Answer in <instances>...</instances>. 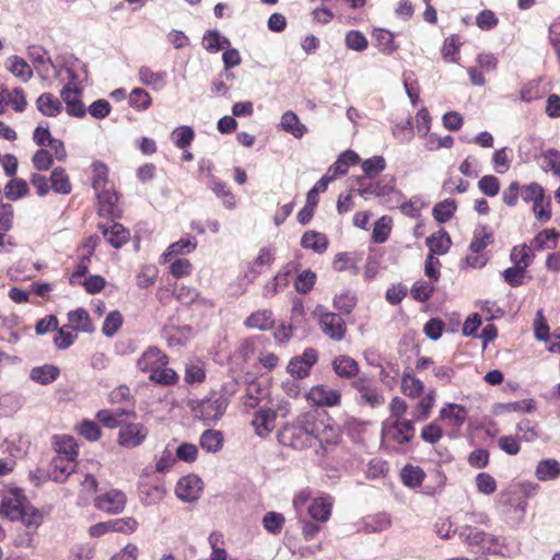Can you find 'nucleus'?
I'll use <instances>...</instances> for the list:
<instances>
[{
    "label": "nucleus",
    "instance_id": "1",
    "mask_svg": "<svg viewBox=\"0 0 560 560\" xmlns=\"http://www.w3.org/2000/svg\"><path fill=\"white\" fill-rule=\"evenodd\" d=\"M0 515L10 521H21L26 527L33 528L43 522V513L31 505L19 489L10 490L2 497Z\"/></svg>",
    "mask_w": 560,
    "mask_h": 560
},
{
    "label": "nucleus",
    "instance_id": "2",
    "mask_svg": "<svg viewBox=\"0 0 560 560\" xmlns=\"http://www.w3.org/2000/svg\"><path fill=\"white\" fill-rule=\"evenodd\" d=\"M314 425L315 413H302L283 425L279 432V442L299 451L311 447L314 444Z\"/></svg>",
    "mask_w": 560,
    "mask_h": 560
},
{
    "label": "nucleus",
    "instance_id": "3",
    "mask_svg": "<svg viewBox=\"0 0 560 560\" xmlns=\"http://www.w3.org/2000/svg\"><path fill=\"white\" fill-rule=\"evenodd\" d=\"M310 516L317 522H327L331 515L334 498L329 494H320L312 498L311 489L301 490L293 499V506L296 511L302 510L306 503Z\"/></svg>",
    "mask_w": 560,
    "mask_h": 560
},
{
    "label": "nucleus",
    "instance_id": "4",
    "mask_svg": "<svg viewBox=\"0 0 560 560\" xmlns=\"http://www.w3.org/2000/svg\"><path fill=\"white\" fill-rule=\"evenodd\" d=\"M229 405V399L224 395L212 394L194 406L192 411L196 418L203 421L207 425L215 424Z\"/></svg>",
    "mask_w": 560,
    "mask_h": 560
},
{
    "label": "nucleus",
    "instance_id": "5",
    "mask_svg": "<svg viewBox=\"0 0 560 560\" xmlns=\"http://www.w3.org/2000/svg\"><path fill=\"white\" fill-rule=\"evenodd\" d=\"M315 313L318 315L320 330L327 337L335 341H341L345 338L347 326L345 319L340 315L327 311L322 305L316 307Z\"/></svg>",
    "mask_w": 560,
    "mask_h": 560
},
{
    "label": "nucleus",
    "instance_id": "6",
    "mask_svg": "<svg viewBox=\"0 0 560 560\" xmlns=\"http://www.w3.org/2000/svg\"><path fill=\"white\" fill-rule=\"evenodd\" d=\"M275 260V253L269 247H262L257 257L247 265L246 270H244V275L242 281L244 282L238 290H236L235 294H243L248 284L252 283L258 276H260L265 269L269 268Z\"/></svg>",
    "mask_w": 560,
    "mask_h": 560
},
{
    "label": "nucleus",
    "instance_id": "7",
    "mask_svg": "<svg viewBox=\"0 0 560 560\" xmlns=\"http://www.w3.org/2000/svg\"><path fill=\"white\" fill-rule=\"evenodd\" d=\"M415 436V425L411 420L398 419L386 420L382 428V438L384 441L405 444Z\"/></svg>",
    "mask_w": 560,
    "mask_h": 560
},
{
    "label": "nucleus",
    "instance_id": "8",
    "mask_svg": "<svg viewBox=\"0 0 560 560\" xmlns=\"http://www.w3.org/2000/svg\"><path fill=\"white\" fill-rule=\"evenodd\" d=\"M353 388L357 389V402L361 406H369L371 408H378L385 402L382 390L373 385L371 380L365 376L357 378L352 383Z\"/></svg>",
    "mask_w": 560,
    "mask_h": 560
},
{
    "label": "nucleus",
    "instance_id": "9",
    "mask_svg": "<svg viewBox=\"0 0 560 560\" xmlns=\"http://www.w3.org/2000/svg\"><path fill=\"white\" fill-rule=\"evenodd\" d=\"M54 71L62 81H68L67 85L72 86L79 85L88 78L86 65L73 56L65 59L63 65Z\"/></svg>",
    "mask_w": 560,
    "mask_h": 560
},
{
    "label": "nucleus",
    "instance_id": "10",
    "mask_svg": "<svg viewBox=\"0 0 560 560\" xmlns=\"http://www.w3.org/2000/svg\"><path fill=\"white\" fill-rule=\"evenodd\" d=\"M149 434L148 428L140 422L125 423L120 427L117 442L126 448L140 446Z\"/></svg>",
    "mask_w": 560,
    "mask_h": 560
},
{
    "label": "nucleus",
    "instance_id": "11",
    "mask_svg": "<svg viewBox=\"0 0 560 560\" xmlns=\"http://www.w3.org/2000/svg\"><path fill=\"white\" fill-rule=\"evenodd\" d=\"M395 177L385 176L381 180L375 182V197L388 209L398 208L404 199L402 194L395 188Z\"/></svg>",
    "mask_w": 560,
    "mask_h": 560
},
{
    "label": "nucleus",
    "instance_id": "12",
    "mask_svg": "<svg viewBox=\"0 0 560 560\" xmlns=\"http://www.w3.org/2000/svg\"><path fill=\"white\" fill-rule=\"evenodd\" d=\"M127 502L126 494L117 489H110L98 494L94 500L97 510L109 514H118L124 511Z\"/></svg>",
    "mask_w": 560,
    "mask_h": 560
},
{
    "label": "nucleus",
    "instance_id": "13",
    "mask_svg": "<svg viewBox=\"0 0 560 560\" xmlns=\"http://www.w3.org/2000/svg\"><path fill=\"white\" fill-rule=\"evenodd\" d=\"M306 397L311 404L318 407H336L341 401L340 392L326 385L313 386Z\"/></svg>",
    "mask_w": 560,
    "mask_h": 560
},
{
    "label": "nucleus",
    "instance_id": "14",
    "mask_svg": "<svg viewBox=\"0 0 560 560\" xmlns=\"http://www.w3.org/2000/svg\"><path fill=\"white\" fill-rule=\"evenodd\" d=\"M202 491V480L196 475L180 478L176 485L175 493L184 502H194L199 499Z\"/></svg>",
    "mask_w": 560,
    "mask_h": 560
},
{
    "label": "nucleus",
    "instance_id": "15",
    "mask_svg": "<svg viewBox=\"0 0 560 560\" xmlns=\"http://www.w3.org/2000/svg\"><path fill=\"white\" fill-rule=\"evenodd\" d=\"M162 365H168V357L158 347H149L137 361L138 369L149 374Z\"/></svg>",
    "mask_w": 560,
    "mask_h": 560
},
{
    "label": "nucleus",
    "instance_id": "16",
    "mask_svg": "<svg viewBox=\"0 0 560 560\" xmlns=\"http://www.w3.org/2000/svg\"><path fill=\"white\" fill-rule=\"evenodd\" d=\"M467 409L458 404L447 402L440 412L439 418L445 422L447 427L459 429L467 419Z\"/></svg>",
    "mask_w": 560,
    "mask_h": 560
},
{
    "label": "nucleus",
    "instance_id": "17",
    "mask_svg": "<svg viewBox=\"0 0 560 560\" xmlns=\"http://www.w3.org/2000/svg\"><path fill=\"white\" fill-rule=\"evenodd\" d=\"M27 56L40 75L48 77L52 70H56V66L51 61L49 54L42 46H30L27 48Z\"/></svg>",
    "mask_w": 560,
    "mask_h": 560
},
{
    "label": "nucleus",
    "instance_id": "18",
    "mask_svg": "<svg viewBox=\"0 0 560 560\" xmlns=\"http://www.w3.org/2000/svg\"><path fill=\"white\" fill-rule=\"evenodd\" d=\"M197 245L198 242L194 236L187 235L186 237H182L167 247V249L161 255L159 262L166 264L172 257L188 255L195 252Z\"/></svg>",
    "mask_w": 560,
    "mask_h": 560
},
{
    "label": "nucleus",
    "instance_id": "19",
    "mask_svg": "<svg viewBox=\"0 0 560 560\" xmlns=\"http://www.w3.org/2000/svg\"><path fill=\"white\" fill-rule=\"evenodd\" d=\"M98 200V213L102 217L114 218L119 214L117 206L118 196L116 191L104 188L95 191Z\"/></svg>",
    "mask_w": 560,
    "mask_h": 560
},
{
    "label": "nucleus",
    "instance_id": "20",
    "mask_svg": "<svg viewBox=\"0 0 560 560\" xmlns=\"http://www.w3.org/2000/svg\"><path fill=\"white\" fill-rule=\"evenodd\" d=\"M138 80L154 91H161L166 85L167 73L165 71H153L148 66H141L138 70Z\"/></svg>",
    "mask_w": 560,
    "mask_h": 560
},
{
    "label": "nucleus",
    "instance_id": "21",
    "mask_svg": "<svg viewBox=\"0 0 560 560\" xmlns=\"http://www.w3.org/2000/svg\"><path fill=\"white\" fill-rule=\"evenodd\" d=\"M314 443L317 441L323 444H334L339 438V430L337 427L331 424L328 420L318 419L315 416L314 425Z\"/></svg>",
    "mask_w": 560,
    "mask_h": 560
},
{
    "label": "nucleus",
    "instance_id": "22",
    "mask_svg": "<svg viewBox=\"0 0 560 560\" xmlns=\"http://www.w3.org/2000/svg\"><path fill=\"white\" fill-rule=\"evenodd\" d=\"M257 435L267 436L276 425V412L271 409H259L252 421Z\"/></svg>",
    "mask_w": 560,
    "mask_h": 560
},
{
    "label": "nucleus",
    "instance_id": "23",
    "mask_svg": "<svg viewBox=\"0 0 560 560\" xmlns=\"http://www.w3.org/2000/svg\"><path fill=\"white\" fill-rule=\"evenodd\" d=\"M105 240L116 248L121 247L129 240V231L120 223L100 225Z\"/></svg>",
    "mask_w": 560,
    "mask_h": 560
},
{
    "label": "nucleus",
    "instance_id": "24",
    "mask_svg": "<svg viewBox=\"0 0 560 560\" xmlns=\"http://www.w3.org/2000/svg\"><path fill=\"white\" fill-rule=\"evenodd\" d=\"M74 462L62 456H56L51 462L49 470L50 478L59 483L65 482L74 472Z\"/></svg>",
    "mask_w": 560,
    "mask_h": 560
},
{
    "label": "nucleus",
    "instance_id": "25",
    "mask_svg": "<svg viewBox=\"0 0 560 560\" xmlns=\"http://www.w3.org/2000/svg\"><path fill=\"white\" fill-rule=\"evenodd\" d=\"M331 365L335 373L340 377L352 378L359 373L358 362L346 354L337 355Z\"/></svg>",
    "mask_w": 560,
    "mask_h": 560
},
{
    "label": "nucleus",
    "instance_id": "26",
    "mask_svg": "<svg viewBox=\"0 0 560 560\" xmlns=\"http://www.w3.org/2000/svg\"><path fill=\"white\" fill-rule=\"evenodd\" d=\"M301 246L314 253L323 254L328 248V238L324 233L313 230L306 231L301 237Z\"/></svg>",
    "mask_w": 560,
    "mask_h": 560
},
{
    "label": "nucleus",
    "instance_id": "27",
    "mask_svg": "<svg viewBox=\"0 0 560 560\" xmlns=\"http://www.w3.org/2000/svg\"><path fill=\"white\" fill-rule=\"evenodd\" d=\"M68 328L82 332L94 331V326L91 322L90 315L86 310L79 307L68 313Z\"/></svg>",
    "mask_w": 560,
    "mask_h": 560
},
{
    "label": "nucleus",
    "instance_id": "28",
    "mask_svg": "<svg viewBox=\"0 0 560 560\" xmlns=\"http://www.w3.org/2000/svg\"><path fill=\"white\" fill-rule=\"evenodd\" d=\"M38 112L46 117H56L61 113L62 103L51 93H43L36 100Z\"/></svg>",
    "mask_w": 560,
    "mask_h": 560
},
{
    "label": "nucleus",
    "instance_id": "29",
    "mask_svg": "<svg viewBox=\"0 0 560 560\" xmlns=\"http://www.w3.org/2000/svg\"><path fill=\"white\" fill-rule=\"evenodd\" d=\"M280 126L282 130L298 139H301L307 132V127L300 121L298 115L292 110L282 114Z\"/></svg>",
    "mask_w": 560,
    "mask_h": 560
},
{
    "label": "nucleus",
    "instance_id": "30",
    "mask_svg": "<svg viewBox=\"0 0 560 560\" xmlns=\"http://www.w3.org/2000/svg\"><path fill=\"white\" fill-rule=\"evenodd\" d=\"M5 69L22 82H27L33 77L31 66L19 56H11L5 60Z\"/></svg>",
    "mask_w": 560,
    "mask_h": 560
},
{
    "label": "nucleus",
    "instance_id": "31",
    "mask_svg": "<svg viewBox=\"0 0 560 560\" xmlns=\"http://www.w3.org/2000/svg\"><path fill=\"white\" fill-rule=\"evenodd\" d=\"M360 156L352 150H347L339 155L337 161L328 168L327 174L329 176H334V179L337 176L345 175L348 172L350 165H354L359 162Z\"/></svg>",
    "mask_w": 560,
    "mask_h": 560
},
{
    "label": "nucleus",
    "instance_id": "32",
    "mask_svg": "<svg viewBox=\"0 0 560 560\" xmlns=\"http://www.w3.org/2000/svg\"><path fill=\"white\" fill-rule=\"evenodd\" d=\"M560 476V463L555 458H547L538 462L535 469V477L539 481H552Z\"/></svg>",
    "mask_w": 560,
    "mask_h": 560
},
{
    "label": "nucleus",
    "instance_id": "33",
    "mask_svg": "<svg viewBox=\"0 0 560 560\" xmlns=\"http://www.w3.org/2000/svg\"><path fill=\"white\" fill-rule=\"evenodd\" d=\"M54 445L57 456H62L66 459L75 460L78 456V445L75 440L69 435L54 436Z\"/></svg>",
    "mask_w": 560,
    "mask_h": 560
},
{
    "label": "nucleus",
    "instance_id": "34",
    "mask_svg": "<svg viewBox=\"0 0 560 560\" xmlns=\"http://www.w3.org/2000/svg\"><path fill=\"white\" fill-rule=\"evenodd\" d=\"M224 436L221 431L208 429L199 439L200 447L208 453H218L222 450Z\"/></svg>",
    "mask_w": 560,
    "mask_h": 560
},
{
    "label": "nucleus",
    "instance_id": "35",
    "mask_svg": "<svg viewBox=\"0 0 560 560\" xmlns=\"http://www.w3.org/2000/svg\"><path fill=\"white\" fill-rule=\"evenodd\" d=\"M430 255H444L448 252L452 241L446 231L442 230L427 238Z\"/></svg>",
    "mask_w": 560,
    "mask_h": 560
},
{
    "label": "nucleus",
    "instance_id": "36",
    "mask_svg": "<svg viewBox=\"0 0 560 560\" xmlns=\"http://www.w3.org/2000/svg\"><path fill=\"white\" fill-rule=\"evenodd\" d=\"M51 190L60 195H69L72 190L70 177L63 167H56L49 177Z\"/></svg>",
    "mask_w": 560,
    "mask_h": 560
},
{
    "label": "nucleus",
    "instance_id": "37",
    "mask_svg": "<svg viewBox=\"0 0 560 560\" xmlns=\"http://www.w3.org/2000/svg\"><path fill=\"white\" fill-rule=\"evenodd\" d=\"M275 319L269 310L254 312L245 319V326L258 330H268L273 326Z\"/></svg>",
    "mask_w": 560,
    "mask_h": 560
},
{
    "label": "nucleus",
    "instance_id": "38",
    "mask_svg": "<svg viewBox=\"0 0 560 560\" xmlns=\"http://www.w3.org/2000/svg\"><path fill=\"white\" fill-rule=\"evenodd\" d=\"M59 369L51 364L36 366L31 370L30 378L40 385L51 384L59 376Z\"/></svg>",
    "mask_w": 560,
    "mask_h": 560
},
{
    "label": "nucleus",
    "instance_id": "39",
    "mask_svg": "<svg viewBox=\"0 0 560 560\" xmlns=\"http://www.w3.org/2000/svg\"><path fill=\"white\" fill-rule=\"evenodd\" d=\"M458 535L460 540L469 546H479L488 540L492 541V538L485 532L468 524L460 526Z\"/></svg>",
    "mask_w": 560,
    "mask_h": 560
},
{
    "label": "nucleus",
    "instance_id": "40",
    "mask_svg": "<svg viewBox=\"0 0 560 560\" xmlns=\"http://www.w3.org/2000/svg\"><path fill=\"white\" fill-rule=\"evenodd\" d=\"M203 48L209 52H218L225 50L231 46V42L228 37L222 36L218 31H207L202 37Z\"/></svg>",
    "mask_w": 560,
    "mask_h": 560
},
{
    "label": "nucleus",
    "instance_id": "41",
    "mask_svg": "<svg viewBox=\"0 0 560 560\" xmlns=\"http://www.w3.org/2000/svg\"><path fill=\"white\" fill-rule=\"evenodd\" d=\"M174 145L179 150L189 148L195 139V131L190 126H178L170 136Z\"/></svg>",
    "mask_w": 560,
    "mask_h": 560
},
{
    "label": "nucleus",
    "instance_id": "42",
    "mask_svg": "<svg viewBox=\"0 0 560 560\" xmlns=\"http://www.w3.org/2000/svg\"><path fill=\"white\" fill-rule=\"evenodd\" d=\"M510 258L515 267L526 270L534 259V249L525 244L515 246L511 252Z\"/></svg>",
    "mask_w": 560,
    "mask_h": 560
},
{
    "label": "nucleus",
    "instance_id": "43",
    "mask_svg": "<svg viewBox=\"0 0 560 560\" xmlns=\"http://www.w3.org/2000/svg\"><path fill=\"white\" fill-rule=\"evenodd\" d=\"M139 492L141 502L145 505H152L163 499L165 489L161 485L142 483L139 487Z\"/></svg>",
    "mask_w": 560,
    "mask_h": 560
},
{
    "label": "nucleus",
    "instance_id": "44",
    "mask_svg": "<svg viewBox=\"0 0 560 560\" xmlns=\"http://www.w3.org/2000/svg\"><path fill=\"white\" fill-rule=\"evenodd\" d=\"M559 234L555 229H547L539 232L530 243L534 250H541L545 248L552 249L557 247V237Z\"/></svg>",
    "mask_w": 560,
    "mask_h": 560
},
{
    "label": "nucleus",
    "instance_id": "45",
    "mask_svg": "<svg viewBox=\"0 0 560 560\" xmlns=\"http://www.w3.org/2000/svg\"><path fill=\"white\" fill-rule=\"evenodd\" d=\"M424 390L423 382L417 378L415 375L410 373H404L401 376V392L410 397L417 398L422 395Z\"/></svg>",
    "mask_w": 560,
    "mask_h": 560
},
{
    "label": "nucleus",
    "instance_id": "46",
    "mask_svg": "<svg viewBox=\"0 0 560 560\" xmlns=\"http://www.w3.org/2000/svg\"><path fill=\"white\" fill-rule=\"evenodd\" d=\"M493 242V234L487 226H479L474 232V238L469 245V249L476 254L481 253L488 245Z\"/></svg>",
    "mask_w": 560,
    "mask_h": 560
},
{
    "label": "nucleus",
    "instance_id": "47",
    "mask_svg": "<svg viewBox=\"0 0 560 560\" xmlns=\"http://www.w3.org/2000/svg\"><path fill=\"white\" fill-rule=\"evenodd\" d=\"M129 106L138 112H143L152 105L151 95L142 88H135L129 94Z\"/></svg>",
    "mask_w": 560,
    "mask_h": 560
},
{
    "label": "nucleus",
    "instance_id": "48",
    "mask_svg": "<svg viewBox=\"0 0 560 560\" xmlns=\"http://www.w3.org/2000/svg\"><path fill=\"white\" fill-rule=\"evenodd\" d=\"M149 378L153 383L171 386L177 383L178 375L173 369L167 365H162L160 369L152 371V373L149 374Z\"/></svg>",
    "mask_w": 560,
    "mask_h": 560
},
{
    "label": "nucleus",
    "instance_id": "49",
    "mask_svg": "<svg viewBox=\"0 0 560 560\" xmlns=\"http://www.w3.org/2000/svg\"><path fill=\"white\" fill-rule=\"evenodd\" d=\"M210 189L215 194L218 198H220L228 209H234L236 206L235 196L228 188L226 184L221 180L213 179L209 184Z\"/></svg>",
    "mask_w": 560,
    "mask_h": 560
},
{
    "label": "nucleus",
    "instance_id": "50",
    "mask_svg": "<svg viewBox=\"0 0 560 560\" xmlns=\"http://www.w3.org/2000/svg\"><path fill=\"white\" fill-rule=\"evenodd\" d=\"M357 304V295L351 291L336 294L332 301L334 307L341 314H350Z\"/></svg>",
    "mask_w": 560,
    "mask_h": 560
},
{
    "label": "nucleus",
    "instance_id": "51",
    "mask_svg": "<svg viewBox=\"0 0 560 560\" xmlns=\"http://www.w3.org/2000/svg\"><path fill=\"white\" fill-rule=\"evenodd\" d=\"M511 149L503 147L492 154V166L498 174H505L511 167Z\"/></svg>",
    "mask_w": 560,
    "mask_h": 560
},
{
    "label": "nucleus",
    "instance_id": "52",
    "mask_svg": "<svg viewBox=\"0 0 560 560\" xmlns=\"http://www.w3.org/2000/svg\"><path fill=\"white\" fill-rule=\"evenodd\" d=\"M521 441L530 443L539 438L538 424L529 419H523L516 424Z\"/></svg>",
    "mask_w": 560,
    "mask_h": 560
},
{
    "label": "nucleus",
    "instance_id": "53",
    "mask_svg": "<svg viewBox=\"0 0 560 560\" xmlns=\"http://www.w3.org/2000/svg\"><path fill=\"white\" fill-rule=\"evenodd\" d=\"M92 187L95 191L106 188L108 183V167L101 161H95L92 164Z\"/></svg>",
    "mask_w": 560,
    "mask_h": 560
},
{
    "label": "nucleus",
    "instance_id": "54",
    "mask_svg": "<svg viewBox=\"0 0 560 560\" xmlns=\"http://www.w3.org/2000/svg\"><path fill=\"white\" fill-rule=\"evenodd\" d=\"M455 211V200L445 199L433 207L432 214L439 223H445L454 215Z\"/></svg>",
    "mask_w": 560,
    "mask_h": 560
},
{
    "label": "nucleus",
    "instance_id": "55",
    "mask_svg": "<svg viewBox=\"0 0 560 560\" xmlns=\"http://www.w3.org/2000/svg\"><path fill=\"white\" fill-rule=\"evenodd\" d=\"M424 477V471L418 466L407 465L401 471V480L409 488L420 487Z\"/></svg>",
    "mask_w": 560,
    "mask_h": 560
},
{
    "label": "nucleus",
    "instance_id": "56",
    "mask_svg": "<svg viewBox=\"0 0 560 560\" xmlns=\"http://www.w3.org/2000/svg\"><path fill=\"white\" fill-rule=\"evenodd\" d=\"M390 230L392 219L389 217L383 215L374 224L372 232L373 242L377 244L385 243L389 237Z\"/></svg>",
    "mask_w": 560,
    "mask_h": 560
},
{
    "label": "nucleus",
    "instance_id": "57",
    "mask_svg": "<svg viewBox=\"0 0 560 560\" xmlns=\"http://www.w3.org/2000/svg\"><path fill=\"white\" fill-rule=\"evenodd\" d=\"M361 168L368 178H374L386 168V161L382 155H375L364 160Z\"/></svg>",
    "mask_w": 560,
    "mask_h": 560
},
{
    "label": "nucleus",
    "instance_id": "58",
    "mask_svg": "<svg viewBox=\"0 0 560 560\" xmlns=\"http://www.w3.org/2000/svg\"><path fill=\"white\" fill-rule=\"evenodd\" d=\"M28 185L22 178H13L4 187V195L10 200H18L28 194Z\"/></svg>",
    "mask_w": 560,
    "mask_h": 560
},
{
    "label": "nucleus",
    "instance_id": "59",
    "mask_svg": "<svg viewBox=\"0 0 560 560\" xmlns=\"http://www.w3.org/2000/svg\"><path fill=\"white\" fill-rule=\"evenodd\" d=\"M520 196L523 201L533 202L534 205L545 198V190L538 183L520 185Z\"/></svg>",
    "mask_w": 560,
    "mask_h": 560
},
{
    "label": "nucleus",
    "instance_id": "60",
    "mask_svg": "<svg viewBox=\"0 0 560 560\" xmlns=\"http://www.w3.org/2000/svg\"><path fill=\"white\" fill-rule=\"evenodd\" d=\"M375 39L377 43L378 49L386 54L392 55L397 50L398 46L395 44L394 34L387 30H377L375 31Z\"/></svg>",
    "mask_w": 560,
    "mask_h": 560
},
{
    "label": "nucleus",
    "instance_id": "61",
    "mask_svg": "<svg viewBox=\"0 0 560 560\" xmlns=\"http://www.w3.org/2000/svg\"><path fill=\"white\" fill-rule=\"evenodd\" d=\"M390 525V517L386 513H378L364 518V528L370 533H377L387 529Z\"/></svg>",
    "mask_w": 560,
    "mask_h": 560
},
{
    "label": "nucleus",
    "instance_id": "62",
    "mask_svg": "<svg viewBox=\"0 0 560 560\" xmlns=\"http://www.w3.org/2000/svg\"><path fill=\"white\" fill-rule=\"evenodd\" d=\"M126 415V410L119 409L117 411H112L108 409L100 410L96 413V419L102 422L106 428L115 429L122 425L120 421V417Z\"/></svg>",
    "mask_w": 560,
    "mask_h": 560
},
{
    "label": "nucleus",
    "instance_id": "63",
    "mask_svg": "<svg viewBox=\"0 0 560 560\" xmlns=\"http://www.w3.org/2000/svg\"><path fill=\"white\" fill-rule=\"evenodd\" d=\"M289 284V279L285 278L284 273H277L271 280H269L262 290L265 298H272L279 292L283 291Z\"/></svg>",
    "mask_w": 560,
    "mask_h": 560
},
{
    "label": "nucleus",
    "instance_id": "64",
    "mask_svg": "<svg viewBox=\"0 0 560 560\" xmlns=\"http://www.w3.org/2000/svg\"><path fill=\"white\" fill-rule=\"evenodd\" d=\"M460 45L462 43L458 36L452 35L447 37L441 49L443 59L447 62H457L456 56L458 55Z\"/></svg>",
    "mask_w": 560,
    "mask_h": 560
}]
</instances>
